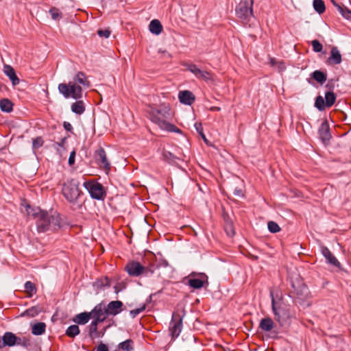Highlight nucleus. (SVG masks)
Masks as SVG:
<instances>
[{
  "label": "nucleus",
  "mask_w": 351,
  "mask_h": 351,
  "mask_svg": "<svg viewBox=\"0 0 351 351\" xmlns=\"http://www.w3.org/2000/svg\"><path fill=\"white\" fill-rule=\"evenodd\" d=\"M21 210L28 216L36 219L38 232H44L47 230H56L60 227V218L57 214L49 215L39 208H32L28 204L23 205Z\"/></svg>",
  "instance_id": "f257e3e1"
},
{
  "label": "nucleus",
  "mask_w": 351,
  "mask_h": 351,
  "mask_svg": "<svg viewBox=\"0 0 351 351\" xmlns=\"http://www.w3.org/2000/svg\"><path fill=\"white\" fill-rule=\"evenodd\" d=\"M171 116V108L169 105H161L159 108H152L149 112L150 119L157 124L162 130L169 132L180 133V129L167 121Z\"/></svg>",
  "instance_id": "f03ea898"
},
{
  "label": "nucleus",
  "mask_w": 351,
  "mask_h": 351,
  "mask_svg": "<svg viewBox=\"0 0 351 351\" xmlns=\"http://www.w3.org/2000/svg\"><path fill=\"white\" fill-rule=\"evenodd\" d=\"M253 3V0H241L236 8V14L243 24H247L254 18Z\"/></svg>",
  "instance_id": "7ed1b4c3"
},
{
  "label": "nucleus",
  "mask_w": 351,
  "mask_h": 351,
  "mask_svg": "<svg viewBox=\"0 0 351 351\" xmlns=\"http://www.w3.org/2000/svg\"><path fill=\"white\" fill-rule=\"evenodd\" d=\"M59 92L65 97L79 99L82 97V88L75 82L62 83L58 85Z\"/></svg>",
  "instance_id": "20e7f679"
},
{
  "label": "nucleus",
  "mask_w": 351,
  "mask_h": 351,
  "mask_svg": "<svg viewBox=\"0 0 351 351\" xmlns=\"http://www.w3.org/2000/svg\"><path fill=\"white\" fill-rule=\"evenodd\" d=\"M62 193L69 202H75L81 194L79 182L75 180L68 181L63 185Z\"/></svg>",
  "instance_id": "39448f33"
},
{
  "label": "nucleus",
  "mask_w": 351,
  "mask_h": 351,
  "mask_svg": "<svg viewBox=\"0 0 351 351\" xmlns=\"http://www.w3.org/2000/svg\"><path fill=\"white\" fill-rule=\"evenodd\" d=\"M185 313L184 310H177L172 315L169 324V332L173 338H176L180 334L182 329V320Z\"/></svg>",
  "instance_id": "423d86ee"
},
{
  "label": "nucleus",
  "mask_w": 351,
  "mask_h": 351,
  "mask_svg": "<svg viewBox=\"0 0 351 351\" xmlns=\"http://www.w3.org/2000/svg\"><path fill=\"white\" fill-rule=\"evenodd\" d=\"M270 295L271 297V306L275 318L280 325H283L287 322L289 318V313L285 307L278 304V303L275 301L271 291L270 292Z\"/></svg>",
  "instance_id": "0eeeda50"
},
{
  "label": "nucleus",
  "mask_w": 351,
  "mask_h": 351,
  "mask_svg": "<svg viewBox=\"0 0 351 351\" xmlns=\"http://www.w3.org/2000/svg\"><path fill=\"white\" fill-rule=\"evenodd\" d=\"M291 294L299 303L303 302L309 295L308 287L301 281L296 280L292 282Z\"/></svg>",
  "instance_id": "6e6552de"
},
{
  "label": "nucleus",
  "mask_w": 351,
  "mask_h": 351,
  "mask_svg": "<svg viewBox=\"0 0 351 351\" xmlns=\"http://www.w3.org/2000/svg\"><path fill=\"white\" fill-rule=\"evenodd\" d=\"M83 185L88 191L92 198L95 199H103L105 197L106 193L104 189L101 184L97 182L88 181L85 182Z\"/></svg>",
  "instance_id": "1a4fd4ad"
},
{
  "label": "nucleus",
  "mask_w": 351,
  "mask_h": 351,
  "mask_svg": "<svg viewBox=\"0 0 351 351\" xmlns=\"http://www.w3.org/2000/svg\"><path fill=\"white\" fill-rule=\"evenodd\" d=\"M126 271L130 276H138L142 274L148 276L149 274H153L154 270L152 267H144L138 262L132 261L129 263L125 267Z\"/></svg>",
  "instance_id": "9d476101"
},
{
  "label": "nucleus",
  "mask_w": 351,
  "mask_h": 351,
  "mask_svg": "<svg viewBox=\"0 0 351 351\" xmlns=\"http://www.w3.org/2000/svg\"><path fill=\"white\" fill-rule=\"evenodd\" d=\"M92 319L94 320L102 322L108 316L106 305L104 303H99L95 306V308L90 311Z\"/></svg>",
  "instance_id": "9b49d317"
},
{
  "label": "nucleus",
  "mask_w": 351,
  "mask_h": 351,
  "mask_svg": "<svg viewBox=\"0 0 351 351\" xmlns=\"http://www.w3.org/2000/svg\"><path fill=\"white\" fill-rule=\"evenodd\" d=\"M187 69L193 73L197 78L204 80L206 82H213V75L206 71L199 69L195 64H189Z\"/></svg>",
  "instance_id": "f8f14e48"
},
{
  "label": "nucleus",
  "mask_w": 351,
  "mask_h": 351,
  "mask_svg": "<svg viewBox=\"0 0 351 351\" xmlns=\"http://www.w3.org/2000/svg\"><path fill=\"white\" fill-rule=\"evenodd\" d=\"M95 158L101 167L104 168L106 171L110 169V163L107 158L105 150L102 147H99L96 150Z\"/></svg>",
  "instance_id": "ddd939ff"
},
{
  "label": "nucleus",
  "mask_w": 351,
  "mask_h": 351,
  "mask_svg": "<svg viewBox=\"0 0 351 351\" xmlns=\"http://www.w3.org/2000/svg\"><path fill=\"white\" fill-rule=\"evenodd\" d=\"M15 344L19 345L21 342H18V337L11 332H7L2 337H0V349L5 346L11 347Z\"/></svg>",
  "instance_id": "4468645a"
},
{
  "label": "nucleus",
  "mask_w": 351,
  "mask_h": 351,
  "mask_svg": "<svg viewBox=\"0 0 351 351\" xmlns=\"http://www.w3.org/2000/svg\"><path fill=\"white\" fill-rule=\"evenodd\" d=\"M197 278H189L188 285L193 289H200L208 284V277L204 274H199Z\"/></svg>",
  "instance_id": "2eb2a0df"
},
{
  "label": "nucleus",
  "mask_w": 351,
  "mask_h": 351,
  "mask_svg": "<svg viewBox=\"0 0 351 351\" xmlns=\"http://www.w3.org/2000/svg\"><path fill=\"white\" fill-rule=\"evenodd\" d=\"M123 304L119 300L112 301L106 306L108 315L115 316L122 311Z\"/></svg>",
  "instance_id": "dca6fc26"
},
{
  "label": "nucleus",
  "mask_w": 351,
  "mask_h": 351,
  "mask_svg": "<svg viewBox=\"0 0 351 351\" xmlns=\"http://www.w3.org/2000/svg\"><path fill=\"white\" fill-rule=\"evenodd\" d=\"M72 82L76 83L82 86V88H89L90 82L86 74L83 72H77L73 77Z\"/></svg>",
  "instance_id": "f3484780"
},
{
  "label": "nucleus",
  "mask_w": 351,
  "mask_h": 351,
  "mask_svg": "<svg viewBox=\"0 0 351 351\" xmlns=\"http://www.w3.org/2000/svg\"><path fill=\"white\" fill-rule=\"evenodd\" d=\"M322 254L326 258L327 263L339 268L341 266L340 263L336 258V257L331 253L329 249L325 246L322 247Z\"/></svg>",
  "instance_id": "a211bd4d"
},
{
  "label": "nucleus",
  "mask_w": 351,
  "mask_h": 351,
  "mask_svg": "<svg viewBox=\"0 0 351 351\" xmlns=\"http://www.w3.org/2000/svg\"><path fill=\"white\" fill-rule=\"evenodd\" d=\"M178 97L181 103L186 105H191L195 101L194 95L189 90L180 91Z\"/></svg>",
  "instance_id": "6ab92c4d"
},
{
  "label": "nucleus",
  "mask_w": 351,
  "mask_h": 351,
  "mask_svg": "<svg viewBox=\"0 0 351 351\" xmlns=\"http://www.w3.org/2000/svg\"><path fill=\"white\" fill-rule=\"evenodd\" d=\"M319 134L322 141L326 143L330 138V128L327 122L322 123L319 129Z\"/></svg>",
  "instance_id": "aec40b11"
},
{
  "label": "nucleus",
  "mask_w": 351,
  "mask_h": 351,
  "mask_svg": "<svg viewBox=\"0 0 351 351\" xmlns=\"http://www.w3.org/2000/svg\"><path fill=\"white\" fill-rule=\"evenodd\" d=\"M3 72L10 78L14 86L19 84V79L16 75L15 71L11 66L5 65Z\"/></svg>",
  "instance_id": "412c9836"
},
{
  "label": "nucleus",
  "mask_w": 351,
  "mask_h": 351,
  "mask_svg": "<svg viewBox=\"0 0 351 351\" xmlns=\"http://www.w3.org/2000/svg\"><path fill=\"white\" fill-rule=\"evenodd\" d=\"M328 62L331 64H337L341 62V55L337 47L332 48Z\"/></svg>",
  "instance_id": "4be33fe9"
},
{
  "label": "nucleus",
  "mask_w": 351,
  "mask_h": 351,
  "mask_svg": "<svg viewBox=\"0 0 351 351\" xmlns=\"http://www.w3.org/2000/svg\"><path fill=\"white\" fill-rule=\"evenodd\" d=\"M99 322L93 320L89 326V336L92 339H95L104 335V332L97 331V325Z\"/></svg>",
  "instance_id": "5701e85b"
},
{
  "label": "nucleus",
  "mask_w": 351,
  "mask_h": 351,
  "mask_svg": "<svg viewBox=\"0 0 351 351\" xmlns=\"http://www.w3.org/2000/svg\"><path fill=\"white\" fill-rule=\"evenodd\" d=\"M332 5L337 8L339 12L343 17L346 19H351V10H349L347 8L337 3L335 0H330Z\"/></svg>",
  "instance_id": "b1692460"
},
{
  "label": "nucleus",
  "mask_w": 351,
  "mask_h": 351,
  "mask_svg": "<svg viewBox=\"0 0 351 351\" xmlns=\"http://www.w3.org/2000/svg\"><path fill=\"white\" fill-rule=\"evenodd\" d=\"M149 29L152 34L158 35L162 30V26L158 20L154 19L150 22Z\"/></svg>",
  "instance_id": "393cba45"
},
{
  "label": "nucleus",
  "mask_w": 351,
  "mask_h": 351,
  "mask_svg": "<svg viewBox=\"0 0 351 351\" xmlns=\"http://www.w3.org/2000/svg\"><path fill=\"white\" fill-rule=\"evenodd\" d=\"M90 318H92L90 312H84L77 314L73 319V321L78 324H85L89 321Z\"/></svg>",
  "instance_id": "a878e982"
},
{
  "label": "nucleus",
  "mask_w": 351,
  "mask_h": 351,
  "mask_svg": "<svg viewBox=\"0 0 351 351\" xmlns=\"http://www.w3.org/2000/svg\"><path fill=\"white\" fill-rule=\"evenodd\" d=\"M274 323L271 318H263L261 320L259 327L265 332H269L274 328Z\"/></svg>",
  "instance_id": "bb28decb"
},
{
  "label": "nucleus",
  "mask_w": 351,
  "mask_h": 351,
  "mask_svg": "<svg viewBox=\"0 0 351 351\" xmlns=\"http://www.w3.org/2000/svg\"><path fill=\"white\" fill-rule=\"evenodd\" d=\"M46 324L44 322H38L32 325V333L34 335H41L45 332Z\"/></svg>",
  "instance_id": "cd10ccee"
},
{
  "label": "nucleus",
  "mask_w": 351,
  "mask_h": 351,
  "mask_svg": "<svg viewBox=\"0 0 351 351\" xmlns=\"http://www.w3.org/2000/svg\"><path fill=\"white\" fill-rule=\"evenodd\" d=\"M117 351H134V342L128 339L118 345Z\"/></svg>",
  "instance_id": "c85d7f7f"
},
{
  "label": "nucleus",
  "mask_w": 351,
  "mask_h": 351,
  "mask_svg": "<svg viewBox=\"0 0 351 351\" xmlns=\"http://www.w3.org/2000/svg\"><path fill=\"white\" fill-rule=\"evenodd\" d=\"M71 110L75 114H82L85 110L84 102L81 100L74 102L71 105Z\"/></svg>",
  "instance_id": "c756f323"
},
{
  "label": "nucleus",
  "mask_w": 351,
  "mask_h": 351,
  "mask_svg": "<svg viewBox=\"0 0 351 351\" xmlns=\"http://www.w3.org/2000/svg\"><path fill=\"white\" fill-rule=\"evenodd\" d=\"M312 77L317 82L323 84L327 80L326 75L321 71H315L311 75Z\"/></svg>",
  "instance_id": "7c9ffc66"
},
{
  "label": "nucleus",
  "mask_w": 351,
  "mask_h": 351,
  "mask_svg": "<svg viewBox=\"0 0 351 351\" xmlns=\"http://www.w3.org/2000/svg\"><path fill=\"white\" fill-rule=\"evenodd\" d=\"M13 104L10 100L3 99L0 101V108L3 112H10L12 110Z\"/></svg>",
  "instance_id": "2f4dec72"
},
{
  "label": "nucleus",
  "mask_w": 351,
  "mask_h": 351,
  "mask_svg": "<svg viewBox=\"0 0 351 351\" xmlns=\"http://www.w3.org/2000/svg\"><path fill=\"white\" fill-rule=\"evenodd\" d=\"M336 101V96L334 93L328 91L325 94V104L326 108L331 107Z\"/></svg>",
  "instance_id": "473e14b6"
},
{
  "label": "nucleus",
  "mask_w": 351,
  "mask_h": 351,
  "mask_svg": "<svg viewBox=\"0 0 351 351\" xmlns=\"http://www.w3.org/2000/svg\"><path fill=\"white\" fill-rule=\"evenodd\" d=\"M313 8L319 14H322L324 12L326 9L324 2L322 0H314Z\"/></svg>",
  "instance_id": "72a5a7b5"
},
{
  "label": "nucleus",
  "mask_w": 351,
  "mask_h": 351,
  "mask_svg": "<svg viewBox=\"0 0 351 351\" xmlns=\"http://www.w3.org/2000/svg\"><path fill=\"white\" fill-rule=\"evenodd\" d=\"M80 333V328L77 325L70 326L66 331V334L71 337H74Z\"/></svg>",
  "instance_id": "f704fd0d"
},
{
  "label": "nucleus",
  "mask_w": 351,
  "mask_h": 351,
  "mask_svg": "<svg viewBox=\"0 0 351 351\" xmlns=\"http://www.w3.org/2000/svg\"><path fill=\"white\" fill-rule=\"evenodd\" d=\"M25 290L29 295V296H32L33 294L36 293V289L35 285L30 281H27L25 284Z\"/></svg>",
  "instance_id": "c9c22d12"
},
{
  "label": "nucleus",
  "mask_w": 351,
  "mask_h": 351,
  "mask_svg": "<svg viewBox=\"0 0 351 351\" xmlns=\"http://www.w3.org/2000/svg\"><path fill=\"white\" fill-rule=\"evenodd\" d=\"M315 106L320 111H322L326 108L325 100L322 96H318L315 99Z\"/></svg>",
  "instance_id": "e433bc0d"
},
{
  "label": "nucleus",
  "mask_w": 351,
  "mask_h": 351,
  "mask_svg": "<svg viewBox=\"0 0 351 351\" xmlns=\"http://www.w3.org/2000/svg\"><path fill=\"white\" fill-rule=\"evenodd\" d=\"M162 157L163 159L169 162V163H174L176 162V160L177 158L174 156L171 152L167 151H164L162 153Z\"/></svg>",
  "instance_id": "4c0bfd02"
},
{
  "label": "nucleus",
  "mask_w": 351,
  "mask_h": 351,
  "mask_svg": "<svg viewBox=\"0 0 351 351\" xmlns=\"http://www.w3.org/2000/svg\"><path fill=\"white\" fill-rule=\"evenodd\" d=\"M40 312V308L36 306L32 307L30 308L27 309L24 314L33 317L36 316Z\"/></svg>",
  "instance_id": "58836bf2"
},
{
  "label": "nucleus",
  "mask_w": 351,
  "mask_h": 351,
  "mask_svg": "<svg viewBox=\"0 0 351 351\" xmlns=\"http://www.w3.org/2000/svg\"><path fill=\"white\" fill-rule=\"evenodd\" d=\"M51 18L54 20H60L62 18V13L56 8H52L49 10Z\"/></svg>",
  "instance_id": "ea45409f"
},
{
  "label": "nucleus",
  "mask_w": 351,
  "mask_h": 351,
  "mask_svg": "<svg viewBox=\"0 0 351 351\" xmlns=\"http://www.w3.org/2000/svg\"><path fill=\"white\" fill-rule=\"evenodd\" d=\"M268 229L271 232L276 233L280 230V226L274 221H269L267 223Z\"/></svg>",
  "instance_id": "a19ab883"
},
{
  "label": "nucleus",
  "mask_w": 351,
  "mask_h": 351,
  "mask_svg": "<svg viewBox=\"0 0 351 351\" xmlns=\"http://www.w3.org/2000/svg\"><path fill=\"white\" fill-rule=\"evenodd\" d=\"M195 128L197 132H198V134L201 136V137L204 140V141L206 143H208V140H207L205 134L203 132V128H202V124L200 123H195Z\"/></svg>",
  "instance_id": "79ce46f5"
},
{
  "label": "nucleus",
  "mask_w": 351,
  "mask_h": 351,
  "mask_svg": "<svg viewBox=\"0 0 351 351\" xmlns=\"http://www.w3.org/2000/svg\"><path fill=\"white\" fill-rule=\"evenodd\" d=\"M312 47L315 52H321L323 49L322 45L317 40L312 41Z\"/></svg>",
  "instance_id": "37998d69"
},
{
  "label": "nucleus",
  "mask_w": 351,
  "mask_h": 351,
  "mask_svg": "<svg viewBox=\"0 0 351 351\" xmlns=\"http://www.w3.org/2000/svg\"><path fill=\"white\" fill-rule=\"evenodd\" d=\"M146 305L143 304L140 308L130 311V314L132 317H135L139 313H142L145 310Z\"/></svg>",
  "instance_id": "c03bdc74"
},
{
  "label": "nucleus",
  "mask_w": 351,
  "mask_h": 351,
  "mask_svg": "<svg viewBox=\"0 0 351 351\" xmlns=\"http://www.w3.org/2000/svg\"><path fill=\"white\" fill-rule=\"evenodd\" d=\"M32 144L34 148L38 149L43 145V141L41 137H38L33 140Z\"/></svg>",
  "instance_id": "a18cd8bd"
},
{
  "label": "nucleus",
  "mask_w": 351,
  "mask_h": 351,
  "mask_svg": "<svg viewBox=\"0 0 351 351\" xmlns=\"http://www.w3.org/2000/svg\"><path fill=\"white\" fill-rule=\"evenodd\" d=\"M97 34L101 37L108 38L110 35V31L108 29H99Z\"/></svg>",
  "instance_id": "49530a36"
},
{
  "label": "nucleus",
  "mask_w": 351,
  "mask_h": 351,
  "mask_svg": "<svg viewBox=\"0 0 351 351\" xmlns=\"http://www.w3.org/2000/svg\"><path fill=\"white\" fill-rule=\"evenodd\" d=\"M226 231L229 237H232L234 234V230L232 224H228L226 227Z\"/></svg>",
  "instance_id": "de8ad7c7"
},
{
  "label": "nucleus",
  "mask_w": 351,
  "mask_h": 351,
  "mask_svg": "<svg viewBox=\"0 0 351 351\" xmlns=\"http://www.w3.org/2000/svg\"><path fill=\"white\" fill-rule=\"evenodd\" d=\"M96 351H109L107 346L103 343H100L97 347Z\"/></svg>",
  "instance_id": "09e8293b"
},
{
  "label": "nucleus",
  "mask_w": 351,
  "mask_h": 351,
  "mask_svg": "<svg viewBox=\"0 0 351 351\" xmlns=\"http://www.w3.org/2000/svg\"><path fill=\"white\" fill-rule=\"evenodd\" d=\"M75 152L73 151L70 154L69 158V164L70 165H72L75 162Z\"/></svg>",
  "instance_id": "8fccbe9b"
},
{
  "label": "nucleus",
  "mask_w": 351,
  "mask_h": 351,
  "mask_svg": "<svg viewBox=\"0 0 351 351\" xmlns=\"http://www.w3.org/2000/svg\"><path fill=\"white\" fill-rule=\"evenodd\" d=\"M234 195L237 197H243V193L241 189L235 188L233 192Z\"/></svg>",
  "instance_id": "3c124183"
},
{
  "label": "nucleus",
  "mask_w": 351,
  "mask_h": 351,
  "mask_svg": "<svg viewBox=\"0 0 351 351\" xmlns=\"http://www.w3.org/2000/svg\"><path fill=\"white\" fill-rule=\"evenodd\" d=\"M63 125H64V129H65L66 130H67V131H71V129H72V125H71V123H69V122H66V121H65V122H64Z\"/></svg>",
  "instance_id": "603ef678"
},
{
  "label": "nucleus",
  "mask_w": 351,
  "mask_h": 351,
  "mask_svg": "<svg viewBox=\"0 0 351 351\" xmlns=\"http://www.w3.org/2000/svg\"><path fill=\"white\" fill-rule=\"evenodd\" d=\"M21 345H23L24 346H27V345H29V340L24 337L23 339L22 344Z\"/></svg>",
  "instance_id": "864d4df0"
},
{
  "label": "nucleus",
  "mask_w": 351,
  "mask_h": 351,
  "mask_svg": "<svg viewBox=\"0 0 351 351\" xmlns=\"http://www.w3.org/2000/svg\"><path fill=\"white\" fill-rule=\"evenodd\" d=\"M158 266H159V265H157V267H158ZM160 266H162V267H167V266H168V263H167V261H162V263H161V264H160Z\"/></svg>",
  "instance_id": "5fc2aeb1"
},
{
  "label": "nucleus",
  "mask_w": 351,
  "mask_h": 351,
  "mask_svg": "<svg viewBox=\"0 0 351 351\" xmlns=\"http://www.w3.org/2000/svg\"><path fill=\"white\" fill-rule=\"evenodd\" d=\"M270 63L272 66H274L277 62L276 60L274 58H271L270 60Z\"/></svg>",
  "instance_id": "6e6d98bb"
},
{
  "label": "nucleus",
  "mask_w": 351,
  "mask_h": 351,
  "mask_svg": "<svg viewBox=\"0 0 351 351\" xmlns=\"http://www.w3.org/2000/svg\"><path fill=\"white\" fill-rule=\"evenodd\" d=\"M278 67H279V69H280V70H282V69H285V65H284V64H283L282 62H280V63H279V66H278Z\"/></svg>",
  "instance_id": "4d7b16f0"
},
{
  "label": "nucleus",
  "mask_w": 351,
  "mask_h": 351,
  "mask_svg": "<svg viewBox=\"0 0 351 351\" xmlns=\"http://www.w3.org/2000/svg\"><path fill=\"white\" fill-rule=\"evenodd\" d=\"M22 341H23V339H22L21 338L18 337V342H21V344H20V345H21V344H22Z\"/></svg>",
  "instance_id": "13d9d810"
},
{
  "label": "nucleus",
  "mask_w": 351,
  "mask_h": 351,
  "mask_svg": "<svg viewBox=\"0 0 351 351\" xmlns=\"http://www.w3.org/2000/svg\"><path fill=\"white\" fill-rule=\"evenodd\" d=\"M213 109L216 110H220V108L219 107H215Z\"/></svg>",
  "instance_id": "bf43d9fd"
},
{
  "label": "nucleus",
  "mask_w": 351,
  "mask_h": 351,
  "mask_svg": "<svg viewBox=\"0 0 351 351\" xmlns=\"http://www.w3.org/2000/svg\"><path fill=\"white\" fill-rule=\"evenodd\" d=\"M116 289V293H118L119 292V290H117V287H114Z\"/></svg>",
  "instance_id": "052dcab7"
}]
</instances>
